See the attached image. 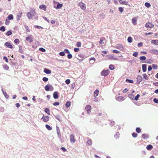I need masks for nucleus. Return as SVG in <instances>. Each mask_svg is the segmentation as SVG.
Masks as SVG:
<instances>
[{
	"label": "nucleus",
	"instance_id": "obj_1",
	"mask_svg": "<svg viewBox=\"0 0 158 158\" xmlns=\"http://www.w3.org/2000/svg\"><path fill=\"white\" fill-rule=\"evenodd\" d=\"M35 15L36 13L34 10H32L30 12H28L27 13V17L30 19H32L33 17L35 16Z\"/></svg>",
	"mask_w": 158,
	"mask_h": 158
},
{
	"label": "nucleus",
	"instance_id": "obj_2",
	"mask_svg": "<svg viewBox=\"0 0 158 158\" xmlns=\"http://www.w3.org/2000/svg\"><path fill=\"white\" fill-rule=\"evenodd\" d=\"M46 91H49V90L52 91L53 90V88L52 86L50 84H48L44 87Z\"/></svg>",
	"mask_w": 158,
	"mask_h": 158
},
{
	"label": "nucleus",
	"instance_id": "obj_3",
	"mask_svg": "<svg viewBox=\"0 0 158 158\" xmlns=\"http://www.w3.org/2000/svg\"><path fill=\"white\" fill-rule=\"evenodd\" d=\"M101 75L104 76H107L109 73V70H103L101 73Z\"/></svg>",
	"mask_w": 158,
	"mask_h": 158
},
{
	"label": "nucleus",
	"instance_id": "obj_4",
	"mask_svg": "<svg viewBox=\"0 0 158 158\" xmlns=\"http://www.w3.org/2000/svg\"><path fill=\"white\" fill-rule=\"evenodd\" d=\"M78 6L81 8L83 10H85L86 9V6L85 4L82 2H80L78 3Z\"/></svg>",
	"mask_w": 158,
	"mask_h": 158
},
{
	"label": "nucleus",
	"instance_id": "obj_5",
	"mask_svg": "<svg viewBox=\"0 0 158 158\" xmlns=\"http://www.w3.org/2000/svg\"><path fill=\"white\" fill-rule=\"evenodd\" d=\"M56 127L57 133V134H58V137L59 139H61V135H60V128L57 126Z\"/></svg>",
	"mask_w": 158,
	"mask_h": 158
},
{
	"label": "nucleus",
	"instance_id": "obj_6",
	"mask_svg": "<svg viewBox=\"0 0 158 158\" xmlns=\"http://www.w3.org/2000/svg\"><path fill=\"white\" fill-rule=\"evenodd\" d=\"M154 26L152 23L150 22L147 23L145 25L146 27L151 28L153 27Z\"/></svg>",
	"mask_w": 158,
	"mask_h": 158
},
{
	"label": "nucleus",
	"instance_id": "obj_7",
	"mask_svg": "<svg viewBox=\"0 0 158 158\" xmlns=\"http://www.w3.org/2000/svg\"><path fill=\"white\" fill-rule=\"evenodd\" d=\"M116 48L120 50L121 51H122L123 50V46L121 44H118L116 46Z\"/></svg>",
	"mask_w": 158,
	"mask_h": 158
},
{
	"label": "nucleus",
	"instance_id": "obj_8",
	"mask_svg": "<svg viewBox=\"0 0 158 158\" xmlns=\"http://www.w3.org/2000/svg\"><path fill=\"white\" fill-rule=\"evenodd\" d=\"M136 79L137 83L139 84L142 81V78L141 76L138 75Z\"/></svg>",
	"mask_w": 158,
	"mask_h": 158
},
{
	"label": "nucleus",
	"instance_id": "obj_9",
	"mask_svg": "<svg viewBox=\"0 0 158 158\" xmlns=\"http://www.w3.org/2000/svg\"><path fill=\"white\" fill-rule=\"evenodd\" d=\"M91 108V106L90 105H87L86 106L85 109L87 111L88 114H89L90 113Z\"/></svg>",
	"mask_w": 158,
	"mask_h": 158
},
{
	"label": "nucleus",
	"instance_id": "obj_10",
	"mask_svg": "<svg viewBox=\"0 0 158 158\" xmlns=\"http://www.w3.org/2000/svg\"><path fill=\"white\" fill-rule=\"evenodd\" d=\"M42 119L43 120V121L44 122H47L49 120V117L48 116H44V115H43Z\"/></svg>",
	"mask_w": 158,
	"mask_h": 158
},
{
	"label": "nucleus",
	"instance_id": "obj_11",
	"mask_svg": "<svg viewBox=\"0 0 158 158\" xmlns=\"http://www.w3.org/2000/svg\"><path fill=\"white\" fill-rule=\"evenodd\" d=\"M26 40L29 42L31 43L33 41V38L31 35H29L26 38Z\"/></svg>",
	"mask_w": 158,
	"mask_h": 158
},
{
	"label": "nucleus",
	"instance_id": "obj_12",
	"mask_svg": "<svg viewBox=\"0 0 158 158\" xmlns=\"http://www.w3.org/2000/svg\"><path fill=\"white\" fill-rule=\"evenodd\" d=\"M5 45L8 48L12 49L13 48V46L11 44L8 42H6L5 43Z\"/></svg>",
	"mask_w": 158,
	"mask_h": 158
},
{
	"label": "nucleus",
	"instance_id": "obj_13",
	"mask_svg": "<svg viewBox=\"0 0 158 158\" xmlns=\"http://www.w3.org/2000/svg\"><path fill=\"white\" fill-rule=\"evenodd\" d=\"M39 8L40 9H42L44 11H46L47 9V6L44 5H42L40 6Z\"/></svg>",
	"mask_w": 158,
	"mask_h": 158
},
{
	"label": "nucleus",
	"instance_id": "obj_14",
	"mask_svg": "<svg viewBox=\"0 0 158 158\" xmlns=\"http://www.w3.org/2000/svg\"><path fill=\"white\" fill-rule=\"evenodd\" d=\"M150 52L152 54L158 55V51L156 49L151 50Z\"/></svg>",
	"mask_w": 158,
	"mask_h": 158
},
{
	"label": "nucleus",
	"instance_id": "obj_15",
	"mask_svg": "<svg viewBox=\"0 0 158 158\" xmlns=\"http://www.w3.org/2000/svg\"><path fill=\"white\" fill-rule=\"evenodd\" d=\"M70 141L71 143H74L75 142V139L73 134H71L70 136Z\"/></svg>",
	"mask_w": 158,
	"mask_h": 158
},
{
	"label": "nucleus",
	"instance_id": "obj_16",
	"mask_svg": "<svg viewBox=\"0 0 158 158\" xmlns=\"http://www.w3.org/2000/svg\"><path fill=\"white\" fill-rule=\"evenodd\" d=\"M22 13L21 12H19L17 14L16 17L17 20H19L22 16Z\"/></svg>",
	"mask_w": 158,
	"mask_h": 158
},
{
	"label": "nucleus",
	"instance_id": "obj_17",
	"mask_svg": "<svg viewBox=\"0 0 158 158\" xmlns=\"http://www.w3.org/2000/svg\"><path fill=\"white\" fill-rule=\"evenodd\" d=\"M44 71L45 73L47 74H50L51 73V71L50 70L46 68L44 69Z\"/></svg>",
	"mask_w": 158,
	"mask_h": 158
},
{
	"label": "nucleus",
	"instance_id": "obj_18",
	"mask_svg": "<svg viewBox=\"0 0 158 158\" xmlns=\"http://www.w3.org/2000/svg\"><path fill=\"white\" fill-rule=\"evenodd\" d=\"M142 70L143 72H145L147 70V65L146 64H143L142 65Z\"/></svg>",
	"mask_w": 158,
	"mask_h": 158
},
{
	"label": "nucleus",
	"instance_id": "obj_19",
	"mask_svg": "<svg viewBox=\"0 0 158 158\" xmlns=\"http://www.w3.org/2000/svg\"><path fill=\"white\" fill-rule=\"evenodd\" d=\"M142 137L143 139H147L149 138V135L148 134H143L142 135Z\"/></svg>",
	"mask_w": 158,
	"mask_h": 158
},
{
	"label": "nucleus",
	"instance_id": "obj_20",
	"mask_svg": "<svg viewBox=\"0 0 158 158\" xmlns=\"http://www.w3.org/2000/svg\"><path fill=\"white\" fill-rule=\"evenodd\" d=\"M119 2L121 4H124L127 5H128L129 4L128 2L126 1H124L121 0H119Z\"/></svg>",
	"mask_w": 158,
	"mask_h": 158
},
{
	"label": "nucleus",
	"instance_id": "obj_21",
	"mask_svg": "<svg viewBox=\"0 0 158 158\" xmlns=\"http://www.w3.org/2000/svg\"><path fill=\"white\" fill-rule=\"evenodd\" d=\"M116 100L118 101H121L123 100V96H119L116 98Z\"/></svg>",
	"mask_w": 158,
	"mask_h": 158
},
{
	"label": "nucleus",
	"instance_id": "obj_22",
	"mask_svg": "<svg viewBox=\"0 0 158 158\" xmlns=\"http://www.w3.org/2000/svg\"><path fill=\"white\" fill-rule=\"evenodd\" d=\"M53 98L55 99H57L58 98V92H55L53 94Z\"/></svg>",
	"mask_w": 158,
	"mask_h": 158
},
{
	"label": "nucleus",
	"instance_id": "obj_23",
	"mask_svg": "<svg viewBox=\"0 0 158 158\" xmlns=\"http://www.w3.org/2000/svg\"><path fill=\"white\" fill-rule=\"evenodd\" d=\"M153 148V146L151 144H149L147 146L146 149L148 150H150L152 149Z\"/></svg>",
	"mask_w": 158,
	"mask_h": 158
},
{
	"label": "nucleus",
	"instance_id": "obj_24",
	"mask_svg": "<svg viewBox=\"0 0 158 158\" xmlns=\"http://www.w3.org/2000/svg\"><path fill=\"white\" fill-rule=\"evenodd\" d=\"M152 44L155 45H158V40H153L151 41Z\"/></svg>",
	"mask_w": 158,
	"mask_h": 158
},
{
	"label": "nucleus",
	"instance_id": "obj_25",
	"mask_svg": "<svg viewBox=\"0 0 158 158\" xmlns=\"http://www.w3.org/2000/svg\"><path fill=\"white\" fill-rule=\"evenodd\" d=\"M99 91L98 90H96L94 92V97H96L97 96L98 94Z\"/></svg>",
	"mask_w": 158,
	"mask_h": 158
},
{
	"label": "nucleus",
	"instance_id": "obj_26",
	"mask_svg": "<svg viewBox=\"0 0 158 158\" xmlns=\"http://www.w3.org/2000/svg\"><path fill=\"white\" fill-rule=\"evenodd\" d=\"M7 18L9 20H11L13 19V15L12 14L8 16Z\"/></svg>",
	"mask_w": 158,
	"mask_h": 158
},
{
	"label": "nucleus",
	"instance_id": "obj_27",
	"mask_svg": "<svg viewBox=\"0 0 158 158\" xmlns=\"http://www.w3.org/2000/svg\"><path fill=\"white\" fill-rule=\"evenodd\" d=\"M3 68L5 70H7L9 69L8 66L6 64H4L3 65Z\"/></svg>",
	"mask_w": 158,
	"mask_h": 158
},
{
	"label": "nucleus",
	"instance_id": "obj_28",
	"mask_svg": "<svg viewBox=\"0 0 158 158\" xmlns=\"http://www.w3.org/2000/svg\"><path fill=\"white\" fill-rule=\"evenodd\" d=\"M45 112L48 115L50 114V110L48 108H45Z\"/></svg>",
	"mask_w": 158,
	"mask_h": 158
},
{
	"label": "nucleus",
	"instance_id": "obj_29",
	"mask_svg": "<svg viewBox=\"0 0 158 158\" xmlns=\"http://www.w3.org/2000/svg\"><path fill=\"white\" fill-rule=\"evenodd\" d=\"M62 6V4L58 3L56 9H59L61 8Z\"/></svg>",
	"mask_w": 158,
	"mask_h": 158
},
{
	"label": "nucleus",
	"instance_id": "obj_30",
	"mask_svg": "<svg viewBox=\"0 0 158 158\" xmlns=\"http://www.w3.org/2000/svg\"><path fill=\"white\" fill-rule=\"evenodd\" d=\"M46 128L48 130L50 131L52 129V128L49 125L46 124L45 125Z\"/></svg>",
	"mask_w": 158,
	"mask_h": 158
},
{
	"label": "nucleus",
	"instance_id": "obj_31",
	"mask_svg": "<svg viewBox=\"0 0 158 158\" xmlns=\"http://www.w3.org/2000/svg\"><path fill=\"white\" fill-rule=\"evenodd\" d=\"M71 105V102L69 101L67 102L65 104V106L66 107H68Z\"/></svg>",
	"mask_w": 158,
	"mask_h": 158
},
{
	"label": "nucleus",
	"instance_id": "obj_32",
	"mask_svg": "<svg viewBox=\"0 0 158 158\" xmlns=\"http://www.w3.org/2000/svg\"><path fill=\"white\" fill-rule=\"evenodd\" d=\"M143 77L144 79L146 80H148V77H147V75L145 73H144L143 74Z\"/></svg>",
	"mask_w": 158,
	"mask_h": 158
},
{
	"label": "nucleus",
	"instance_id": "obj_33",
	"mask_svg": "<svg viewBox=\"0 0 158 158\" xmlns=\"http://www.w3.org/2000/svg\"><path fill=\"white\" fill-rule=\"evenodd\" d=\"M105 40V39L104 38H102L100 39V40L99 41V44H103Z\"/></svg>",
	"mask_w": 158,
	"mask_h": 158
},
{
	"label": "nucleus",
	"instance_id": "obj_34",
	"mask_svg": "<svg viewBox=\"0 0 158 158\" xmlns=\"http://www.w3.org/2000/svg\"><path fill=\"white\" fill-rule=\"evenodd\" d=\"M139 59L141 61H143L146 59V57L143 56H141L139 57Z\"/></svg>",
	"mask_w": 158,
	"mask_h": 158
},
{
	"label": "nucleus",
	"instance_id": "obj_35",
	"mask_svg": "<svg viewBox=\"0 0 158 158\" xmlns=\"http://www.w3.org/2000/svg\"><path fill=\"white\" fill-rule=\"evenodd\" d=\"M24 27L26 29V31L27 32H29L30 31V30L27 26L24 25Z\"/></svg>",
	"mask_w": 158,
	"mask_h": 158
},
{
	"label": "nucleus",
	"instance_id": "obj_36",
	"mask_svg": "<svg viewBox=\"0 0 158 158\" xmlns=\"http://www.w3.org/2000/svg\"><path fill=\"white\" fill-rule=\"evenodd\" d=\"M132 22L133 24L136 25L137 23V20L135 18L133 19H132Z\"/></svg>",
	"mask_w": 158,
	"mask_h": 158
},
{
	"label": "nucleus",
	"instance_id": "obj_37",
	"mask_svg": "<svg viewBox=\"0 0 158 158\" xmlns=\"http://www.w3.org/2000/svg\"><path fill=\"white\" fill-rule=\"evenodd\" d=\"M127 41L129 43H131L132 41V38L130 36L128 37L127 39Z\"/></svg>",
	"mask_w": 158,
	"mask_h": 158
},
{
	"label": "nucleus",
	"instance_id": "obj_38",
	"mask_svg": "<svg viewBox=\"0 0 158 158\" xmlns=\"http://www.w3.org/2000/svg\"><path fill=\"white\" fill-rule=\"evenodd\" d=\"M145 6L147 8H149L151 6V4L148 2H146L145 3Z\"/></svg>",
	"mask_w": 158,
	"mask_h": 158
},
{
	"label": "nucleus",
	"instance_id": "obj_39",
	"mask_svg": "<svg viewBox=\"0 0 158 158\" xmlns=\"http://www.w3.org/2000/svg\"><path fill=\"white\" fill-rule=\"evenodd\" d=\"M109 68L111 70H113L114 69V67L113 65L110 64L109 65Z\"/></svg>",
	"mask_w": 158,
	"mask_h": 158
},
{
	"label": "nucleus",
	"instance_id": "obj_40",
	"mask_svg": "<svg viewBox=\"0 0 158 158\" xmlns=\"http://www.w3.org/2000/svg\"><path fill=\"white\" fill-rule=\"evenodd\" d=\"M12 34V31H11L10 30L8 31L6 33V35L7 36H9L11 35Z\"/></svg>",
	"mask_w": 158,
	"mask_h": 158
},
{
	"label": "nucleus",
	"instance_id": "obj_41",
	"mask_svg": "<svg viewBox=\"0 0 158 158\" xmlns=\"http://www.w3.org/2000/svg\"><path fill=\"white\" fill-rule=\"evenodd\" d=\"M152 66L154 69H156L158 67L157 65L155 64H152Z\"/></svg>",
	"mask_w": 158,
	"mask_h": 158
},
{
	"label": "nucleus",
	"instance_id": "obj_42",
	"mask_svg": "<svg viewBox=\"0 0 158 158\" xmlns=\"http://www.w3.org/2000/svg\"><path fill=\"white\" fill-rule=\"evenodd\" d=\"M0 30L3 32L5 30L4 27V26L1 27L0 28Z\"/></svg>",
	"mask_w": 158,
	"mask_h": 158
},
{
	"label": "nucleus",
	"instance_id": "obj_43",
	"mask_svg": "<svg viewBox=\"0 0 158 158\" xmlns=\"http://www.w3.org/2000/svg\"><path fill=\"white\" fill-rule=\"evenodd\" d=\"M76 45L77 47H79L81 46V42H77V43Z\"/></svg>",
	"mask_w": 158,
	"mask_h": 158
},
{
	"label": "nucleus",
	"instance_id": "obj_44",
	"mask_svg": "<svg viewBox=\"0 0 158 158\" xmlns=\"http://www.w3.org/2000/svg\"><path fill=\"white\" fill-rule=\"evenodd\" d=\"M65 54L64 51L61 52L59 53L60 55L61 56H65Z\"/></svg>",
	"mask_w": 158,
	"mask_h": 158
},
{
	"label": "nucleus",
	"instance_id": "obj_45",
	"mask_svg": "<svg viewBox=\"0 0 158 158\" xmlns=\"http://www.w3.org/2000/svg\"><path fill=\"white\" fill-rule=\"evenodd\" d=\"M119 135V134L118 132H116L115 135H114V137L116 138V139H117Z\"/></svg>",
	"mask_w": 158,
	"mask_h": 158
},
{
	"label": "nucleus",
	"instance_id": "obj_46",
	"mask_svg": "<svg viewBox=\"0 0 158 158\" xmlns=\"http://www.w3.org/2000/svg\"><path fill=\"white\" fill-rule=\"evenodd\" d=\"M126 82H128L129 83H132L134 82L133 81V80H131L128 79H127L126 80Z\"/></svg>",
	"mask_w": 158,
	"mask_h": 158
},
{
	"label": "nucleus",
	"instance_id": "obj_47",
	"mask_svg": "<svg viewBox=\"0 0 158 158\" xmlns=\"http://www.w3.org/2000/svg\"><path fill=\"white\" fill-rule=\"evenodd\" d=\"M136 131L138 133H140L141 132V129L139 127H137L136 129Z\"/></svg>",
	"mask_w": 158,
	"mask_h": 158
},
{
	"label": "nucleus",
	"instance_id": "obj_48",
	"mask_svg": "<svg viewBox=\"0 0 158 158\" xmlns=\"http://www.w3.org/2000/svg\"><path fill=\"white\" fill-rule=\"evenodd\" d=\"M92 141L91 140H88L87 142V144L89 145H90L92 144Z\"/></svg>",
	"mask_w": 158,
	"mask_h": 158
},
{
	"label": "nucleus",
	"instance_id": "obj_49",
	"mask_svg": "<svg viewBox=\"0 0 158 158\" xmlns=\"http://www.w3.org/2000/svg\"><path fill=\"white\" fill-rule=\"evenodd\" d=\"M112 52L113 53H116V54L119 53L120 52L118 50H113Z\"/></svg>",
	"mask_w": 158,
	"mask_h": 158
},
{
	"label": "nucleus",
	"instance_id": "obj_50",
	"mask_svg": "<svg viewBox=\"0 0 158 158\" xmlns=\"http://www.w3.org/2000/svg\"><path fill=\"white\" fill-rule=\"evenodd\" d=\"M64 52L65 53H68V54L70 53V52H69V50H68V49H65L64 50Z\"/></svg>",
	"mask_w": 158,
	"mask_h": 158
},
{
	"label": "nucleus",
	"instance_id": "obj_51",
	"mask_svg": "<svg viewBox=\"0 0 158 158\" xmlns=\"http://www.w3.org/2000/svg\"><path fill=\"white\" fill-rule=\"evenodd\" d=\"M14 42L17 44H18L19 43V41L18 39H16L14 40Z\"/></svg>",
	"mask_w": 158,
	"mask_h": 158
},
{
	"label": "nucleus",
	"instance_id": "obj_52",
	"mask_svg": "<svg viewBox=\"0 0 158 158\" xmlns=\"http://www.w3.org/2000/svg\"><path fill=\"white\" fill-rule=\"evenodd\" d=\"M43 80L44 82H46V81H48V78H47V77H44L43 78Z\"/></svg>",
	"mask_w": 158,
	"mask_h": 158
},
{
	"label": "nucleus",
	"instance_id": "obj_53",
	"mask_svg": "<svg viewBox=\"0 0 158 158\" xmlns=\"http://www.w3.org/2000/svg\"><path fill=\"white\" fill-rule=\"evenodd\" d=\"M68 58L69 59H71L72 57V55L71 54L69 53L67 55Z\"/></svg>",
	"mask_w": 158,
	"mask_h": 158
},
{
	"label": "nucleus",
	"instance_id": "obj_54",
	"mask_svg": "<svg viewBox=\"0 0 158 158\" xmlns=\"http://www.w3.org/2000/svg\"><path fill=\"white\" fill-rule=\"evenodd\" d=\"M3 94H4V96H5L6 98H8L9 96L6 92H5L4 93H3Z\"/></svg>",
	"mask_w": 158,
	"mask_h": 158
},
{
	"label": "nucleus",
	"instance_id": "obj_55",
	"mask_svg": "<svg viewBox=\"0 0 158 158\" xmlns=\"http://www.w3.org/2000/svg\"><path fill=\"white\" fill-rule=\"evenodd\" d=\"M70 82V80L69 79H67L65 81V82L67 84H69Z\"/></svg>",
	"mask_w": 158,
	"mask_h": 158
},
{
	"label": "nucleus",
	"instance_id": "obj_56",
	"mask_svg": "<svg viewBox=\"0 0 158 158\" xmlns=\"http://www.w3.org/2000/svg\"><path fill=\"white\" fill-rule=\"evenodd\" d=\"M132 136L134 138H135L137 136V134L135 133H133L132 134Z\"/></svg>",
	"mask_w": 158,
	"mask_h": 158
},
{
	"label": "nucleus",
	"instance_id": "obj_57",
	"mask_svg": "<svg viewBox=\"0 0 158 158\" xmlns=\"http://www.w3.org/2000/svg\"><path fill=\"white\" fill-rule=\"evenodd\" d=\"M140 97V95L139 94H138L135 97V99L136 100V101H137L138 100V98L139 97Z\"/></svg>",
	"mask_w": 158,
	"mask_h": 158
},
{
	"label": "nucleus",
	"instance_id": "obj_58",
	"mask_svg": "<svg viewBox=\"0 0 158 158\" xmlns=\"http://www.w3.org/2000/svg\"><path fill=\"white\" fill-rule=\"evenodd\" d=\"M39 50L42 52H45L46 51V50L43 48H40Z\"/></svg>",
	"mask_w": 158,
	"mask_h": 158
},
{
	"label": "nucleus",
	"instance_id": "obj_59",
	"mask_svg": "<svg viewBox=\"0 0 158 158\" xmlns=\"http://www.w3.org/2000/svg\"><path fill=\"white\" fill-rule=\"evenodd\" d=\"M138 55V53L137 52H134L132 55L135 57L137 56Z\"/></svg>",
	"mask_w": 158,
	"mask_h": 158
},
{
	"label": "nucleus",
	"instance_id": "obj_60",
	"mask_svg": "<svg viewBox=\"0 0 158 158\" xmlns=\"http://www.w3.org/2000/svg\"><path fill=\"white\" fill-rule=\"evenodd\" d=\"M59 104H60L59 102H55L53 104V105L55 106L59 105Z\"/></svg>",
	"mask_w": 158,
	"mask_h": 158
},
{
	"label": "nucleus",
	"instance_id": "obj_61",
	"mask_svg": "<svg viewBox=\"0 0 158 158\" xmlns=\"http://www.w3.org/2000/svg\"><path fill=\"white\" fill-rule=\"evenodd\" d=\"M143 43L142 42H140L138 44V46L139 47H141L143 46Z\"/></svg>",
	"mask_w": 158,
	"mask_h": 158
},
{
	"label": "nucleus",
	"instance_id": "obj_62",
	"mask_svg": "<svg viewBox=\"0 0 158 158\" xmlns=\"http://www.w3.org/2000/svg\"><path fill=\"white\" fill-rule=\"evenodd\" d=\"M153 101L154 102L157 103H158V100L156 98H154L153 99Z\"/></svg>",
	"mask_w": 158,
	"mask_h": 158
},
{
	"label": "nucleus",
	"instance_id": "obj_63",
	"mask_svg": "<svg viewBox=\"0 0 158 158\" xmlns=\"http://www.w3.org/2000/svg\"><path fill=\"white\" fill-rule=\"evenodd\" d=\"M3 59L5 60L6 62H8V60L6 57L4 56L3 58Z\"/></svg>",
	"mask_w": 158,
	"mask_h": 158
},
{
	"label": "nucleus",
	"instance_id": "obj_64",
	"mask_svg": "<svg viewBox=\"0 0 158 158\" xmlns=\"http://www.w3.org/2000/svg\"><path fill=\"white\" fill-rule=\"evenodd\" d=\"M119 10L121 12H122L123 11V10L122 7H120L119 8Z\"/></svg>",
	"mask_w": 158,
	"mask_h": 158
}]
</instances>
